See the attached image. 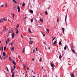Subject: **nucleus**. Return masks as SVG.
<instances>
[{
    "mask_svg": "<svg viewBox=\"0 0 77 77\" xmlns=\"http://www.w3.org/2000/svg\"><path fill=\"white\" fill-rule=\"evenodd\" d=\"M23 66H24V68H25V65H24V64H23Z\"/></svg>",
    "mask_w": 77,
    "mask_h": 77,
    "instance_id": "obj_54",
    "label": "nucleus"
},
{
    "mask_svg": "<svg viewBox=\"0 0 77 77\" xmlns=\"http://www.w3.org/2000/svg\"><path fill=\"white\" fill-rule=\"evenodd\" d=\"M56 39V38L54 37L53 39H52V41H54V39Z\"/></svg>",
    "mask_w": 77,
    "mask_h": 77,
    "instance_id": "obj_38",
    "label": "nucleus"
},
{
    "mask_svg": "<svg viewBox=\"0 0 77 77\" xmlns=\"http://www.w3.org/2000/svg\"><path fill=\"white\" fill-rule=\"evenodd\" d=\"M56 42H57V41H54V43L53 44V45H55L56 44Z\"/></svg>",
    "mask_w": 77,
    "mask_h": 77,
    "instance_id": "obj_12",
    "label": "nucleus"
},
{
    "mask_svg": "<svg viewBox=\"0 0 77 77\" xmlns=\"http://www.w3.org/2000/svg\"><path fill=\"white\" fill-rule=\"evenodd\" d=\"M29 32H30V33H32V31L30 30V28L29 29Z\"/></svg>",
    "mask_w": 77,
    "mask_h": 77,
    "instance_id": "obj_20",
    "label": "nucleus"
},
{
    "mask_svg": "<svg viewBox=\"0 0 77 77\" xmlns=\"http://www.w3.org/2000/svg\"><path fill=\"white\" fill-rule=\"evenodd\" d=\"M4 6V5H3L1 6H0L1 7H3Z\"/></svg>",
    "mask_w": 77,
    "mask_h": 77,
    "instance_id": "obj_45",
    "label": "nucleus"
},
{
    "mask_svg": "<svg viewBox=\"0 0 77 77\" xmlns=\"http://www.w3.org/2000/svg\"><path fill=\"white\" fill-rule=\"evenodd\" d=\"M25 75H26V76H27V75L26 74H25Z\"/></svg>",
    "mask_w": 77,
    "mask_h": 77,
    "instance_id": "obj_63",
    "label": "nucleus"
},
{
    "mask_svg": "<svg viewBox=\"0 0 77 77\" xmlns=\"http://www.w3.org/2000/svg\"><path fill=\"white\" fill-rule=\"evenodd\" d=\"M57 22H59V18L58 17L57 18Z\"/></svg>",
    "mask_w": 77,
    "mask_h": 77,
    "instance_id": "obj_23",
    "label": "nucleus"
},
{
    "mask_svg": "<svg viewBox=\"0 0 77 77\" xmlns=\"http://www.w3.org/2000/svg\"><path fill=\"white\" fill-rule=\"evenodd\" d=\"M45 15H48V13L47 12V11L45 12Z\"/></svg>",
    "mask_w": 77,
    "mask_h": 77,
    "instance_id": "obj_22",
    "label": "nucleus"
},
{
    "mask_svg": "<svg viewBox=\"0 0 77 77\" xmlns=\"http://www.w3.org/2000/svg\"><path fill=\"white\" fill-rule=\"evenodd\" d=\"M7 71L8 72H9V69H8V67L7 68Z\"/></svg>",
    "mask_w": 77,
    "mask_h": 77,
    "instance_id": "obj_46",
    "label": "nucleus"
},
{
    "mask_svg": "<svg viewBox=\"0 0 77 77\" xmlns=\"http://www.w3.org/2000/svg\"><path fill=\"white\" fill-rule=\"evenodd\" d=\"M7 41H8V42H9V41H10V39H9V38H8L7 39Z\"/></svg>",
    "mask_w": 77,
    "mask_h": 77,
    "instance_id": "obj_31",
    "label": "nucleus"
},
{
    "mask_svg": "<svg viewBox=\"0 0 77 77\" xmlns=\"http://www.w3.org/2000/svg\"><path fill=\"white\" fill-rule=\"evenodd\" d=\"M5 6L6 7H7V6H8V4H5Z\"/></svg>",
    "mask_w": 77,
    "mask_h": 77,
    "instance_id": "obj_42",
    "label": "nucleus"
},
{
    "mask_svg": "<svg viewBox=\"0 0 77 77\" xmlns=\"http://www.w3.org/2000/svg\"><path fill=\"white\" fill-rule=\"evenodd\" d=\"M50 64H51V67H52V69H54V67L55 66V65H54V64L53 63H50Z\"/></svg>",
    "mask_w": 77,
    "mask_h": 77,
    "instance_id": "obj_1",
    "label": "nucleus"
},
{
    "mask_svg": "<svg viewBox=\"0 0 77 77\" xmlns=\"http://www.w3.org/2000/svg\"><path fill=\"white\" fill-rule=\"evenodd\" d=\"M29 39H30V40H32V38H30Z\"/></svg>",
    "mask_w": 77,
    "mask_h": 77,
    "instance_id": "obj_59",
    "label": "nucleus"
},
{
    "mask_svg": "<svg viewBox=\"0 0 77 77\" xmlns=\"http://www.w3.org/2000/svg\"><path fill=\"white\" fill-rule=\"evenodd\" d=\"M6 47L5 46L4 48V51H6Z\"/></svg>",
    "mask_w": 77,
    "mask_h": 77,
    "instance_id": "obj_34",
    "label": "nucleus"
},
{
    "mask_svg": "<svg viewBox=\"0 0 77 77\" xmlns=\"http://www.w3.org/2000/svg\"><path fill=\"white\" fill-rule=\"evenodd\" d=\"M9 60H10V61H12V59H11V58L10 57H9Z\"/></svg>",
    "mask_w": 77,
    "mask_h": 77,
    "instance_id": "obj_32",
    "label": "nucleus"
},
{
    "mask_svg": "<svg viewBox=\"0 0 77 77\" xmlns=\"http://www.w3.org/2000/svg\"><path fill=\"white\" fill-rule=\"evenodd\" d=\"M12 77H15V76H14V73H13V74H12Z\"/></svg>",
    "mask_w": 77,
    "mask_h": 77,
    "instance_id": "obj_28",
    "label": "nucleus"
},
{
    "mask_svg": "<svg viewBox=\"0 0 77 77\" xmlns=\"http://www.w3.org/2000/svg\"><path fill=\"white\" fill-rule=\"evenodd\" d=\"M13 2L14 3H15V4H17V2L15 0H13Z\"/></svg>",
    "mask_w": 77,
    "mask_h": 77,
    "instance_id": "obj_9",
    "label": "nucleus"
},
{
    "mask_svg": "<svg viewBox=\"0 0 77 77\" xmlns=\"http://www.w3.org/2000/svg\"><path fill=\"white\" fill-rule=\"evenodd\" d=\"M32 61H33V60H34V58H32Z\"/></svg>",
    "mask_w": 77,
    "mask_h": 77,
    "instance_id": "obj_55",
    "label": "nucleus"
},
{
    "mask_svg": "<svg viewBox=\"0 0 77 77\" xmlns=\"http://www.w3.org/2000/svg\"><path fill=\"white\" fill-rule=\"evenodd\" d=\"M18 32H19L18 31V29H17L16 33L17 34L18 33Z\"/></svg>",
    "mask_w": 77,
    "mask_h": 77,
    "instance_id": "obj_27",
    "label": "nucleus"
},
{
    "mask_svg": "<svg viewBox=\"0 0 77 77\" xmlns=\"http://www.w3.org/2000/svg\"><path fill=\"white\" fill-rule=\"evenodd\" d=\"M30 13H31V14H33V11L32 10H31L30 11Z\"/></svg>",
    "mask_w": 77,
    "mask_h": 77,
    "instance_id": "obj_16",
    "label": "nucleus"
},
{
    "mask_svg": "<svg viewBox=\"0 0 77 77\" xmlns=\"http://www.w3.org/2000/svg\"><path fill=\"white\" fill-rule=\"evenodd\" d=\"M48 49L50 50V47H48Z\"/></svg>",
    "mask_w": 77,
    "mask_h": 77,
    "instance_id": "obj_52",
    "label": "nucleus"
},
{
    "mask_svg": "<svg viewBox=\"0 0 77 77\" xmlns=\"http://www.w3.org/2000/svg\"><path fill=\"white\" fill-rule=\"evenodd\" d=\"M43 43H44V44H45V42H43Z\"/></svg>",
    "mask_w": 77,
    "mask_h": 77,
    "instance_id": "obj_62",
    "label": "nucleus"
},
{
    "mask_svg": "<svg viewBox=\"0 0 77 77\" xmlns=\"http://www.w3.org/2000/svg\"><path fill=\"white\" fill-rule=\"evenodd\" d=\"M27 69V70H29V67H28Z\"/></svg>",
    "mask_w": 77,
    "mask_h": 77,
    "instance_id": "obj_56",
    "label": "nucleus"
},
{
    "mask_svg": "<svg viewBox=\"0 0 77 77\" xmlns=\"http://www.w3.org/2000/svg\"><path fill=\"white\" fill-rule=\"evenodd\" d=\"M33 43V41L31 40L29 41V44H30V45H32Z\"/></svg>",
    "mask_w": 77,
    "mask_h": 77,
    "instance_id": "obj_5",
    "label": "nucleus"
},
{
    "mask_svg": "<svg viewBox=\"0 0 77 77\" xmlns=\"http://www.w3.org/2000/svg\"><path fill=\"white\" fill-rule=\"evenodd\" d=\"M67 47V46L66 45L65 46L64 48V49L65 50H66V48Z\"/></svg>",
    "mask_w": 77,
    "mask_h": 77,
    "instance_id": "obj_14",
    "label": "nucleus"
},
{
    "mask_svg": "<svg viewBox=\"0 0 77 77\" xmlns=\"http://www.w3.org/2000/svg\"><path fill=\"white\" fill-rule=\"evenodd\" d=\"M11 72L12 73V74H13V73H14V69H11Z\"/></svg>",
    "mask_w": 77,
    "mask_h": 77,
    "instance_id": "obj_17",
    "label": "nucleus"
},
{
    "mask_svg": "<svg viewBox=\"0 0 77 77\" xmlns=\"http://www.w3.org/2000/svg\"><path fill=\"white\" fill-rule=\"evenodd\" d=\"M47 48H48V45L47 46Z\"/></svg>",
    "mask_w": 77,
    "mask_h": 77,
    "instance_id": "obj_58",
    "label": "nucleus"
},
{
    "mask_svg": "<svg viewBox=\"0 0 77 77\" xmlns=\"http://www.w3.org/2000/svg\"><path fill=\"white\" fill-rule=\"evenodd\" d=\"M31 23L33 22V19H31Z\"/></svg>",
    "mask_w": 77,
    "mask_h": 77,
    "instance_id": "obj_40",
    "label": "nucleus"
},
{
    "mask_svg": "<svg viewBox=\"0 0 77 77\" xmlns=\"http://www.w3.org/2000/svg\"><path fill=\"white\" fill-rule=\"evenodd\" d=\"M4 58H8V55H6V57H5Z\"/></svg>",
    "mask_w": 77,
    "mask_h": 77,
    "instance_id": "obj_36",
    "label": "nucleus"
},
{
    "mask_svg": "<svg viewBox=\"0 0 77 77\" xmlns=\"http://www.w3.org/2000/svg\"><path fill=\"white\" fill-rule=\"evenodd\" d=\"M6 55V54H5V52H4L3 53V56L5 57Z\"/></svg>",
    "mask_w": 77,
    "mask_h": 77,
    "instance_id": "obj_15",
    "label": "nucleus"
},
{
    "mask_svg": "<svg viewBox=\"0 0 77 77\" xmlns=\"http://www.w3.org/2000/svg\"><path fill=\"white\" fill-rule=\"evenodd\" d=\"M40 21H41V22H43V19H40Z\"/></svg>",
    "mask_w": 77,
    "mask_h": 77,
    "instance_id": "obj_29",
    "label": "nucleus"
},
{
    "mask_svg": "<svg viewBox=\"0 0 77 77\" xmlns=\"http://www.w3.org/2000/svg\"><path fill=\"white\" fill-rule=\"evenodd\" d=\"M11 50H12V51H13L14 50V47L12 48Z\"/></svg>",
    "mask_w": 77,
    "mask_h": 77,
    "instance_id": "obj_39",
    "label": "nucleus"
},
{
    "mask_svg": "<svg viewBox=\"0 0 77 77\" xmlns=\"http://www.w3.org/2000/svg\"><path fill=\"white\" fill-rule=\"evenodd\" d=\"M62 57V55H61V54H60V56L59 57V59H60Z\"/></svg>",
    "mask_w": 77,
    "mask_h": 77,
    "instance_id": "obj_7",
    "label": "nucleus"
},
{
    "mask_svg": "<svg viewBox=\"0 0 77 77\" xmlns=\"http://www.w3.org/2000/svg\"><path fill=\"white\" fill-rule=\"evenodd\" d=\"M22 6H25V3L24 2L22 4Z\"/></svg>",
    "mask_w": 77,
    "mask_h": 77,
    "instance_id": "obj_19",
    "label": "nucleus"
},
{
    "mask_svg": "<svg viewBox=\"0 0 77 77\" xmlns=\"http://www.w3.org/2000/svg\"><path fill=\"white\" fill-rule=\"evenodd\" d=\"M35 48L34 50H33V53H34L35 52Z\"/></svg>",
    "mask_w": 77,
    "mask_h": 77,
    "instance_id": "obj_51",
    "label": "nucleus"
},
{
    "mask_svg": "<svg viewBox=\"0 0 77 77\" xmlns=\"http://www.w3.org/2000/svg\"><path fill=\"white\" fill-rule=\"evenodd\" d=\"M16 30L17 31L18 29L17 28V27L16 28Z\"/></svg>",
    "mask_w": 77,
    "mask_h": 77,
    "instance_id": "obj_57",
    "label": "nucleus"
},
{
    "mask_svg": "<svg viewBox=\"0 0 77 77\" xmlns=\"http://www.w3.org/2000/svg\"><path fill=\"white\" fill-rule=\"evenodd\" d=\"M45 48L46 50H47V48H46V47L45 46Z\"/></svg>",
    "mask_w": 77,
    "mask_h": 77,
    "instance_id": "obj_64",
    "label": "nucleus"
},
{
    "mask_svg": "<svg viewBox=\"0 0 77 77\" xmlns=\"http://www.w3.org/2000/svg\"><path fill=\"white\" fill-rule=\"evenodd\" d=\"M3 20H4V21H7V18H4L3 19Z\"/></svg>",
    "mask_w": 77,
    "mask_h": 77,
    "instance_id": "obj_11",
    "label": "nucleus"
},
{
    "mask_svg": "<svg viewBox=\"0 0 77 77\" xmlns=\"http://www.w3.org/2000/svg\"><path fill=\"white\" fill-rule=\"evenodd\" d=\"M39 61H42V59H41V58H40V59L39 60Z\"/></svg>",
    "mask_w": 77,
    "mask_h": 77,
    "instance_id": "obj_37",
    "label": "nucleus"
},
{
    "mask_svg": "<svg viewBox=\"0 0 77 77\" xmlns=\"http://www.w3.org/2000/svg\"><path fill=\"white\" fill-rule=\"evenodd\" d=\"M67 17V15H66V17L65 18V22H66V18Z\"/></svg>",
    "mask_w": 77,
    "mask_h": 77,
    "instance_id": "obj_18",
    "label": "nucleus"
},
{
    "mask_svg": "<svg viewBox=\"0 0 77 77\" xmlns=\"http://www.w3.org/2000/svg\"><path fill=\"white\" fill-rule=\"evenodd\" d=\"M11 35L12 38H14V37H15V33L14 32L13 33H12Z\"/></svg>",
    "mask_w": 77,
    "mask_h": 77,
    "instance_id": "obj_3",
    "label": "nucleus"
},
{
    "mask_svg": "<svg viewBox=\"0 0 77 77\" xmlns=\"http://www.w3.org/2000/svg\"><path fill=\"white\" fill-rule=\"evenodd\" d=\"M21 38H23V35H22V34H21Z\"/></svg>",
    "mask_w": 77,
    "mask_h": 77,
    "instance_id": "obj_50",
    "label": "nucleus"
},
{
    "mask_svg": "<svg viewBox=\"0 0 77 77\" xmlns=\"http://www.w3.org/2000/svg\"><path fill=\"white\" fill-rule=\"evenodd\" d=\"M59 45H62V43H61V42H59Z\"/></svg>",
    "mask_w": 77,
    "mask_h": 77,
    "instance_id": "obj_35",
    "label": "nucleus"
},
{
    "mask_svg": "<svg viewBox=\"0 0 77 77\" xmlns=\"http://www.w3.org/2000/svg\"><path fill=\"white\" fill-rule=\"evenodd\" d=\"M12 15H13V18H14V16H15V14L14 13L12 14Z\"/></svg>",
    "mask_w": 77,
    "mask_h": 77,
    "instance_id": "obj_30",
    "label": "nucleus"
},
{
    "mask_svg": "<svg viewBox=\"0 0 77 77\" xmlns=\"http://www.w3.org/2000/svg\"><path fill=\"white\" fill-rule=\"evenodd\" d=\"M12 63H13V64H14V65H16V63H15V61H13Z\"/></svg>",
    "mask_w": 77,
    "mask_h": 77,
    "instance_id": "obj_8",
    "label": "nucleus"
},
{
    "mask_svg": "<svg viewBox=\"0 0 77 77\" xmlns=\"http://www.w3.org/2000/svg\"><path fill=\"white\" fill-rule=\"evenodd\" d=\"M0 59H2V55H0Z\"/></svg>",
    "mask_w": 77,
    "mask_h": 77,
    "instance_id": "obj_41",
    "label": "nucleus"
},
{
    "mask_svg": "<svg viewBox=\"0 0 77 77\" xmlns=\"http://www.w3.org/2000/svg\"><path fill=\"white\" fill-rule=\"evenodd\" d=\"M62 29L63 32V33H64V32H65V29H64V28H62Z\"/></svg>",
    "mask_w": 77,
    "mask_h": 77,
    "instance_id": "obj_13",
    "label": "nucleus"
},
{
    "mask_svg": "<svg viewBox=\"0 0 77 77\" xmlns=\"http://www.w3.org/2000/svg\"><path fill=\"white\" fill-rule=\"evenodd\" d=\"M43 36H45V34L43 33Z\"/></svg>",
    "mask_w": 77,
    "mask_h": 77,
    "instance_id": "obj_43",
    "label": "nucleus"
},
{
    "mask_svg": "<svg viewBox=\"0 0 77 77\" xmlns=\"http://www.w3.org/2000/svg\"><path fill=\"white\" fill-rule=\"evenodd\" d=\"M3 21L0 19V23H3Z\"/></svg>",
    "mask_w": 77,
    "mask_h": 77,
    "instance_id": "obj_24",
    "label": "nucleus"
},
{
    "mask_svg": "<svg viewBox=\"0 0 77 77\" xmlns=\"http://www.w3.org/2000/svg\"><path fill=\"white\" fill-rule=\"evenodd\" d=\"M36 50L37 51H38V49H37V48H36Z\"/></svg>",
    "mask_w": 77,
    "mask_h": 77,
    "instance_id": "obj_61",
    "label": "nucleus"
},
{
    "mask_svg": "<svg viewBox=\"0 0 77 77\" xmlns=\"http://www.w3.org/2000/svg\"><path fill=\"white\" fill-rule=\"evenodd\" d=\"M13 32V30L12 29H10L9 30V33H12Z\"/></svg>",
    "mask_w": 77,
    "mask_h": 77,
    "instance_id": "obj_2",
    "label": "nucleus"
},
{
    "mask_svg": "<svg viewBox=\"0 0 77 77\" xmlns=\"http://www.w3.org/2000/svg\"><path fill=\"white\" fill-rule=\"evenodd\" d=\"M14 69H15V68H16V67H15V66H14Z\"/></svg>",
    "mask_w": 77,
    "mask_h": 77,
    "instance_id": "obj_47",
    "label": "nucleus"
},
{
    "mask_svg": "<svg viewBox=\"0 0 77 77\" xmlns=\"http://www.w3.org/2000/svg\"><path fill=\"white\" fill-rule=\"evenodd\" d=\"M26 18H27L26 17H25V19H26Z\"/></svg>",
    "mask_w": 77,
    "mask_h": 77,
    "instance_id": "obj_60",
    "label": "nucleus"
},
{
    "mask_svg": "<svg viewBox=\"0 0 77 77\" xmlns=\"http://www.w3.org/2000/svg\"><path fill=\"white\" fill-rule=\"evenodd\" d=\"M23 53H24V52H25V48L23 49Z\"/></svg>",
    "mask_w": 77,
    "mask_h": 77,
    "instance_id": "obj_25",
    "label": "nucleus"
},
{
    "mask_svg": "<svg viewBox=\"0 0 77 77\" xmlns=\"http://www.w3.org/2000/svg\"><path fill=\"white\" fill-rule=\"evenodd\" d=\"M70 75L71 77H74V73H72V74H70Z\"/></svg>",
    "mask_w": 77,
    "mask_h": 77,
    "instance_id": "obj_4",
    "label": "nucleus"
},
{
    "mask_svg": "<svg viewBox=\"0 0 77 77\" xmlns=\"http://www.w3.org/2000/svg\"><path fill=\"white\" fill-rule=\"evenodd\" d=\"M71 50L72 52H73L74 53H75V51L74 50H73L72 49H71Z\"/></svg>",
    "mask_w": 77,
    "mask_h": 77,
    "instance_id": "obj_10",
    "label": "nucleus"
},
{
    "mask_svg": "<svg viewBox=\"0 0 77 77\" xmlns=\"http://www.w3.org/2000/svg\"><path fill=\"white\" fill-rule=\"evenodd\" d=\"M11 45H13V44H12V42L11 43Z\"/></svg>",
    "mask_w": 77,
    "mask_h": 77,
    "instance_id": "obj_49",
    "label": "nucleus"
},
{
    "mask_svg": "<svg viewBox=\"0 0 77 77\" xmlns=\"http://www.w3.org/2000/svg\"><path fill=\"white\" fill-rule=\"evenodd\" d=\"M18 57H20V55H18Z\"/></svg>",
    "mask_w": 77,
    "mask_h": 77,
    "instance_id": "obj_53",
    "label": "nucleus"
},
{
    "mask_svg": "<svg viewBox=\"0 0 77 77\" xmlns=\"http://www.w3.org/2000/svg\"><path fill=\"white\" fill-rule=\"evenodd\" d=\"M20 25H19V24H18L17 25V26H16V28H18V27H19V26Z\"/></svg>",
    "mask_w": 77,
    "mask_h": 77,
    "instance_id": "obj_33",
    "label": "nucleus"
},
{
    "mask_svg": "<svg viewBox=\"0 0 77 77\" xmlns=\"http://www.w3.org/2000/svg\"><path fill=\"white\" fill-rule=\"evenodd\" d=\"M2 50H3V47H2Z\"/></svg>",
    "mask_w": 77,
    "mask_h": 77,
    "instance_id": "obj_48",
    "label": "nucleus"
},
{
    "mask_svg": "<svg viewBox=\"0 0 77 77\" xmlns=\"http://www.w3.org/2000/svg\"><path fill=\"white\" fill-rule=\"evenodd\" d=\"M17 9L18 10V12H20V8L19 6H17Z\"/></svg>",
    "mask_w": 77,
    "mask_h": 77,
    "instance_id": "obj_6",
    "label": "nucleus"
},
{
    "mask_svg": "<svg viewBox=\"0 0 77 77\" xmlns=\"http://www.w3.org/2000/svg\"><path fill=\"white\" fill-rule=\"evenodd\" d=\"M46 30L47 31V32H49L50 30L49 29H48V28H47V29Z\"/></svg>",
    "mask_w": 77,
    "mask_h": 77,
    "instance_id": "obj_26",
    "label": "nucleus"
},
{
    "mask_svg": "<svg viewBox=\"0 0 77 77\" xmlns=\"http://www.w3.org/2000/svg\"><path fill=\"white\" fill-rule=\"evenodd\" d=\"M5 42L6 44H8V41H6Z\"/></svg>",
    "mask_w": 77,
    "mask_h": 77,
    "instance_id": "obj_44",
    "label": "nucleus"
},
{
    "mask_svg": "<svg viewBox=\"0 0 77 77\" xmlns=\"http://www.w3.org/2000/svg\"><path fill=\"white\" fill-rule=\"evenodd\" d=\"M6 29V28H5V29H3V30H2V32H5V31H6V30H5Z\"/></svg>",
    "mask_w": 77,
    "mask_h": 77,
    "instance_id": "obj_21",
    "label": "nucleus"
}]
</instances>
